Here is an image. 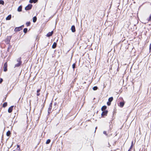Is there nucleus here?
Returning <instances> with one entry per match:
<instances>
[{
    "mask_svg": "<svg viewBox=\"0 0 151 151\" xmlns=\"http://www.w3.org/2000/svg\"><path fill=\"white\" fill-rule=\"evenodd\" d=\"M38 0H30L29 2L30 3H36L37 2Z\"/></svg>",
    "mask_w": 151,
    "mask_h": 151,
    "instance_id": "obj_15",
    "label": "nucleus"
},
{
    "mask_svg": "<svg viewBox=\"0 0 151 151\" xmlns=\"http://www.w3.org/2000/svg\"><path fill=\"white\" fill-rule=\"evenodd\" d=\"M11 134V132L9 130H8L6 133V135L7 136H10Z\"/></svg>",
    "mask_w": 151,
    "mask_h": 151,
    "instance_id": "obj_17",
    "label": "nucleus"
},
{
    "mask_svg": "<svg viewBox=\"0 0 151 151\" xmlns=\"http://www.w3.org/2000/svg\"><path fill=\"white\" fill-rule=\"evenodd\" d=\"M4 5V1L2 0H0V4Z\"/></svg>",
    "mask_w": 151,
    "mask_h": 151,
    "instance_id": "obj_26",
    "label": "nucleus"
},
{
    "mask_svg": "<svg viewBox=\"0 0 151 151\" xmlns=\"http://www.w3.org/2000/svg\"><path fill=\"white\" fill-rule=\"evenodd\" d=\"M40 89H37V93H39L40 92Z\"/></svg>",
    "mask_w": 151,
    "mask_h": 151,
    "instance_id": "obj_33",
    "label": "nucleus"
},
{
    "mask_svg": "<svg viewBox=\"0 0 151 151\" xmlns=\"http://www.w3.org/2000/svg\"><path fill=\"white\" fill-rule=\"evenodd\" d=\"M108 112L107 110L103 111L101 114L102 116L104 117V116H106L107 115Z\"/></svg>",
    "mask_w": 151,
    "mask_h": 151,
    "instance_id": "obj_4",
    "label": "nucleus"
},
{
    "mask_svg": "<svg viewBox=\"0 0 151 151\" xmlns=\"http://www.w3.org/2000/svg\"><path fill=\"white\" fill-rule=\"evenodd\" d=\"M21 58L20 57L17 59V61L18 62V63L15 65V67H18L21 65L22 63V62L21 61Z\"/></svg>",
    "mask_w": 151,
    "mask_h": 151,
    "instance_id": "obj_1",
    "label": "nucleus"
},
{
    "mask_svg": "<svg viewBox=\"0 0 151 151\" xmlns=\"http://www.w3.org/2000/svg\"><path fill=\"white\" fill-rule=\"evenodd\" d=\"M31 22H27L26 23V24L27 27L29 26L30 25Z\"/></svg>",
    "mask_w": 151,
    "mask_h": 151,
    "instance_id": "obj_20",
    "label": "nucleus"
},
{
    "mask_svg": "<svg viewBox=\"0 0 151 151\" xmlns=\"http://www.w3.org/2000/svg\"><path fill=\"white\" fill-rule=\"evenodd\" d=\"M128 76H127V77H126V79H127V78H128Z\"/></svg>",
    "mask_w": 151,
    "mask_h": 151,
    "instance_id": "obj_45",
    "label": "nucleus"
},
{
    "mask_svg": "<svg viewBox=\"0 0 151 151\" xmlns=\"http://www.w3.org/2000/svg\"><path fill=\"white\" fill-rule=\"evenodd\" d=\"M22 6L21 5L19 6L18 9L17 11L19 12H20L22 11Z\"/></svg>",
    "mask_w": 151,
    "mask_h": 151,
    "instance_id": "obj_14",
    "label": "nucleus"
},
{
    "mask_svg": "<svg viewBox=\"0 0 151 151\" xmlns=\"http://www.w3.org/2000/svg\"><path fill=\"white\" fill-rule=\"evenodd\" d=\"M30 76H29V78H30Z\"/></svg>",
    "mask_w": 151,
    "mask_h": 151,
    "instance_id": "obj_52",
    "label": "nucleus"
},
{
    "mask_svg": "<svg viewBox=\"0 0 151 151\" xmlns=\"http://www.w3.org/2000/svg\"><path fill=\"white\" fill-rule=\"evenodd\" d=\"M24 27V25H22L20 26V27H21L22 28V29Z\"/></svg>",
    "mask_w": 151,
    "mask_h": 151,
    "instance_id": "obj_40",
    "label": "nucleus"
},
{
    "mask_svg": "<svg viewBox=\"0 0 151 151\" xmlns=\"http://www.w3.org/2000/svg\"><path fill=\"white\" fill-rule=\"evenodd\" d=\"M76 64L75 63H73L72 65V68L74 70V69L76 68Z\"/></svg>",
    "mask_w": 151,
    "mask_h": 151,
    "instance_id": "obj_25",
    "label": "nucleus"
},
{
    "mask_svg": "<svg viewBox=\"0 0 151 151\" xmlns=\"http://www.w3.org/2000/svg\"><path fill=\"white\" fill-rule=\"evenodd\" d=\"M59 75H61V76L63 74V72L62 73V71H61V70H59Z\"/></svg>",
    "mask_w": 151,
    "mask_h": 151,
    "instance_id": "obj_27",
    "label": "nucleus"
},
{
    "mask_svg": "<svg viewBox=\"0 0 151 151\" xmlns=\"http://www.w3.org/2000/svg\"><path fill=\"white\" fill-rule=\"evenodd\" d=\"M37 20V18L36 16L34 17L33 18V22L34 23L36 22Z\"/></svg>",
    "mask_w": 151,
    "mask_h": 151,
    "instance_id": "obj_18",
    "label": "nucleus"
},
{
    "mask_svg": "<svg viewBox=\"0 0 151 151\" xmlns=\"http://www.w3.org/2000/svg\"><path fill=\"white\" fill-rule=\"evenodd\" d=\"M50 141H51L50 139H48L47 140L46 142V143L47 144H49L50 143Z\"/></svg>",
    "mask_w": 151,
    "mask_h": 151,
    "instance_id": "obj_23",
    "label": "nucleus"
},
{
    "mask_svg": "<svg viewBox=\"0 0 151 151\" xmlns=\"http://www.w3.org/2000/svg\"><path fill=\"white\" fill-rule=\"evenodd\" d=\"M16 106H15V107H14V109H16Z\"/></svg>",
    "mask_w": 151,
    "mask_h": 151,
    "instance_id": "obj_46",
    "label": "nucleus"
},
{
    "mask_svg": "<svg viewBox=\"0 0 151 151\" xmlns=\"http://www.w3.org/2000/svg\"><path fill=\"white\" fill-rule=\"evenodd\" d=\"M113 98L112 97H111L109 98L108 101L107 102V104L108 106H109L111 104V102L113 101Z\"/></svg>",
    "mask_w": 151,
    "mask_h": 151,
    "instance_id": "obj_2",
    "label": "nucleus"
},
{
    "mask_svg": "<svg viewBox=\"0 0 151 151\" xmlns=\"http://www.w3.org/2000/svg\"><path fill=\"white\" fill-rule=\"evenodd\" d=\"M27 28H25L23 29V32L24 33H26L27 31Z\"/></svg>",
    "mask_w": 151,
    "mask_h": 151,
    "instance_id": "obj_21",
    "label": "nucleus"
},
{
    "mask_svg": "<svg viewBox=\"0 0 151 151\" xmlns=\"http://www.w3.org/2000/svg\"><path fill=\"white\" fill-rule=\"evenodd\" d=\"M52 107H51V106L50 107L49 106V107L48 108V110L51 111V109H52Z\"/></svg>",
    "mask_w": 151,
    "mask_h": 151,
    "instance_id": "obj_30",
    "label": "nucleus"
},
{
    "mask_svg": "<svg viewBox=\"0 0 151 151\" xmlns=\"http://www.w3.org/2000/svg\"><path fill=\"white\" fill-rule=\"evenodd\" d=\"M53 33V31H52L51 32H49L47 34L46 36L48 37H50L52 36Z\"/></svg>",
    "mask_w": 151,
    "mask_h": 151,
    "instance_id": "obj_9",
    "label": "nucleus"
},
{
    "mask_svg": "<svg viewBox=\"0 0 151 151\" xmlns=\"http://www.w3.org/2000/svg\"><path fill=\"white\" fill-rule=\"evenodd\" d=\"M98 88L97 86H94L93 88V89L94 91H96V90H97L98 89Z\"/></svg>",
    "mask_w": 151,
    "mask_h": 151,
    "instance_id": "obj_22",
    "label": "nucleus"
},
{
    "mask_svg": "<svg viewBox=\"0 0 151 151\" xmlns=\"http://www.w3.org/2000/svg\"><path fill=\"white\" fill-rule=\"evenodd\" d=\"M71 129V128H70L69 129Z\"/></svg>",
    "mask_w": 151,
    "mask_h": 151,
    "instance_id": "obj_48",
    "label": "nucleus"
},
{
    "mask_svg": "<svg viewBox=\"0 0 151 151\" xmlns=\"http://www.w3.org/2000/svg\"><path fill=\"white\" fill-rule=\"evenodd\" d=\"M124 76H123V77H124ZM126 77H127V76H125Z\"/></svg>",
    "mask_w": 151,
    "mask_h": 151,
    "instance_id": "obj_51",
    "label": "nucleus"
},
{
    "mask_svg": "<svg viewBox=\"0 0 151 151\" xmlns=\"http://www.w3.org/2000/svg\"><path fill=\"white\" fill-rule=\"evenodd\" d=\"M57 44L56 42H54L52 46V48L53 49L55 48L57 46Z\"/></svg>",
    "mask_w": 151,
    "mask_h": 151,
    "instance_id": "obj_12",
    "label": "nucleus"
},
{
    "mask_svg": "<svg viewBox=\"0 0 151 151\" xmlns=\"http://www.w3.org/2000/svg\"><path fill=\"white\" fill-rule=\"evenodd\" d=\"M22 29L21 27H16L14 29V31L18 32Z\"/></svg>",
    "mask_w": 151,
    "mask_h": 151,
    "instance_id": "obj_8",
    "label": "nucleus"
},
{
    "mask_svg": "<svg viewBox=\"0 0 151 151\" xmlns=\"http://www.w3.org/2000/svg\"><path fill=\"white\" fill-rule=\"evenodd\" d=\"M98 111H97V112H96V113H98Z\"/></svg>",
    "mask_w": 151,
    "mask_h": 151,
    "instance_id": "obj_49",
    "label": "nucleus"
},
{
    "mask_svg": "<svg viewBox=\"0 0 151 151\" xmlns=\"http://www.w3.org/2000/svg\"><path fill=\"white\" fill-rule=\"evenodd\" d=\"M116 132H116L115 135V136H116V135H117V134L116 133Z\"/></svg>",
    "mask_w": 151,
    "mask_h": 151,
    "instance_id": "obj_42",
    "label": "nucleus"
},
{
    "mask_svg": "<svg viewBox=\"0 0 151 151\" xmlns=\"http://www.w3.org/2000/svg\"><path fill=\"white\" fill-rule=\"evenodd\" d=\"M147 20L148 21H151V14L150 15L149 18L147 19Z\"/></svg>",
    "mask_w": 151,
    "mask_h": 151,
    "instance_id": "obj_28",
    "label": "nucleus"
},
{
    "mask_svg": "<svg viewBox=\"0 0 151 151\" xmlns=\"http://www.w3.org/2000/svg\"><path fill=\"white\" fill-rule=\"evenodd\" d=\"M107 106H106L104 105L102 106L101 108V110L103 111L106 110Z\"/></svg>",
    "mask_w": 151,
    "mask_h": 151,
    "instance_id": "obj_11",
    "label": "nucleus"
},
{
    "mask_svg": "<svg viewBox=\"0 0 151 151\" xmlns=\"http://www.w3.org/2000/svg\"><path fill=\"white\" fill-rule=\"evenodd\" d=\"M40 95V93H37V96H39Z\"/></svg>",
    "mask_w": 151,
    "mask_h": 151,
    "instance_id": "obj_38",
    "label": "nucleus"
},
{
    "mask_svg": "<svg viewBox=\"0 0 151 151\" xmlns=\"http://www.w3.org/2000/svg\"><path fill=\"white\" fill-rule=\"evenodd\" d=\"M56 104H57V103H54V105H56Z\"/></svg>",
    "mask_w": 151,
    "mask_h": 151,
    "instance_id": "obj_43",
    "label": "nucleus"
},
{
    "mask_svg": "<svg viewBox=\"0 0 151 151\" xmlns=\"http://www.w3.org/2000/svg\"><path fill=\"white\" fill-rule=\"evenodd\" d=\"M111 131V129H110H110H109V131Z\"/></svg>",
    "mask_w": 151,
    "mask_h": 151,
    "instance_id": "obj_44",
    "label": "nucleus"
},
{
    "mask_svg": "<svg viewBox=\"0 0 151 151\" xmlns=\"http://www.w3.org/2000/svg\"><path fill=\"white\" fill-rule=\"evenodd\" d=\"M17 148H19L18 149V150H19H19H20V146L18 145H17Z\"/></svg>",
    "mask_w": 151,
    "mask_h": 151,
    "instance_id": "obj_29",
    "label": "nucleus"
},
{
    "mask_svg": "<svg viewBox=\"0 0 151 151\" xmlns=\"http://www.w3.org/2000/svg\"><path fill=\"white\" fill-rule=\"evenodd\" d=\"M7 105V103L6 102H4L3 105V107L4 108L6 107Z\"/></svg>",
    "mask_w": 151,
    "mask_h": 151,
    "instance_id": "obj_19",
    "label": "nucleus"
},
{
    "mask_svg": "<svg viewBox=\"0 0 151 151\" xmlns=\"http://www.w3.org/2000/svg\"><path fill=\"white\" fill-rule=\"evenodd\" d=\"M6 97H5L4 99H3V101H5L6 99Z\"/></svg>",
    "mask_w": 151,
    "mask_h": 151,
    "instance_id": "obj_39",
    "label": "nucleus"
},
{
    "mask_svg": "<svg viewBox=\"0 0 151 151\" xmlns=\"http://www.w3.org/2000/svg\"><path fill=\"white\" fill-rule=\"evenodd\" d=\"M12 145H12H11V147Z\"/></svg>",
    "mask_w": 151,
    "mask_h": 151,
    "instance_id": "obj_50",
    "label": "nucleus"
},
{
    "mask_svg": "<svg viewBox=\"0 0 151 151\" xmlns=\"http://www.w3.org/2000/svg\"><path fill=\"white\" fill-rule=\"evenodd\" d=\"M71 31L73 32H76V29L74 25H72L71 27Z\"/></svg>",
    "mask_w": 151,
    "mask_h": 151,
    "instance_id": "obj_10",
    "label": "nucleus"
},
{
    "mask_svg": "<svg viewBox=\"0 0 151 151\" xmlns=\"http://www.w3.org/2000/svg\"><path fill=\"white\" fill-rule=\"evenodd\" d=\"M13 151H15V150H14Z\"/></svg>",
    "mask_w": 151,
    "mask_h": 151,
    "instance_id": "obj_53",
    "label": "nucleus"
},
{
    "mask_svg": "<svg viewBox=\"0 0 151 151\" xmlns=\"http://www.w3.org/2000/svg\"><path fill=\"white\" fill-rule=\"evenodd\" d=\"M14 107V106H10L8 109V112L9 113H11Z\"/></svg>",
    "mask_w": 151,
    "mask_h": 151,
    "instance_id": "obj_5",
    "label": "nucleus"
},
{
    "mask_svg": "<svg viewBox=\"0 0 151 151\" xmlns=\"http://www.w3.org/2000/svg\"><path fill=\"white\" fill-rule=\"evenodd\" d=\"M103 134H105L106 135H107V134L106 133V131H104L103 132Z\"/></svg>",
    "mask_w": 151,
    "mask_h": 151,
    "instance_id": "obj_31",
    "label": "nucleus"
},
{
    "mask_svg": "<svg viewBox=\"0 0 151 151\" xmlns=\"http://www.w3.org/2000/svg\"><path fill=\"white\" fill-rule=\"evenodd\" d=\"M12 15L11 14L9 15L6 18V20H10L11 18Z\"/></svg>",
    "mask_w": 151,
    "mask_h": 151,
    "instance_id": "obj_16",
    "label": "nucleus"
},
{
    "mask_svg": "<svg viewBox=\"0 0 151 151\" xmlns=\"http://www.w3.org/2000/svg\"><path fill=\"white\" fill-rule=\"evenodd\" d=\"M50 111H51L48 110V115H49V114L50 112Z\"/></svg>",
    "mask_w": 151,
    "mask_h": 151,
    "instance_id": "obj_34",
    "label": "nucleus"
},
{
    "mask_svg": "<svg viewBox=\"0 0 151 151\" xmlns=\"http://www.w3.org/2000/svg\"><path fill=\"white\" fill-rule=\"evenodd\" d=\"M7 63L6 62L4 63V71L5 72L7 70Z\"/></svg>",
    "mask_w": 151,
    "mask_h": 151,
    "instance_id": "obj_6",
    "label": "nucleus"
},
{
    "mask_svg": "<svg viewBox=\"0 0 151 151\" xmlns=\"http://www.w3.org/2000/svg\"><path fill=\"white\" fill-rule=\"evenodd\" d=\"M3 80L2 78H0V84L3 81Z\"/></svg>",
    "mask_w": 151,
    "mask_h": 151,
    "instance_id": "obj_32",
    "label": "nucleus"
},
{
    "mask_svg": "<svg viewBox=\"0 0 151 151\" xmlns=\"http://www.w3.org/2000/svg\"><path fill=\"white\" fill-rule=\"evenodd\" d=\"M76 79V78H75L72 81V82L73 83L74 82H75Z\"/></svg>",
    "mask_w": 151,
    "mask_h": 151,
    "instance_id": "obj_35",
    "label": "nucleus"
},
{
    "mask_svg": "<svg viewBox=\"0 0 151 151\" xmlns=\"http://www.w3.org/2000/svg\"><path fill=\"white\" fill-rule=\"evenodd\" d=\"M125 102L123 100V101H121L119 102V106L121 107H122L124 105Z\"/></svg>",
    "mask_w": 151,
    "mask_h": 151,
    "instance_id": "obj_7",
    "label": "nucleus"
},
{
    "mask_svg": "<svg viewBox=\"0 0 151 151\" xmlns=\"http://www.w3.org/2000/svg\"><path fill=\"white\" fill-rule=\"evenodd\" d=\"M149 49H150V50H151V43H150V45Z\"/></svg>",
    "mask_w": 151,
    "mask_h": 151,
    "instance_id": "obj_37",
    "label": "nucleus"
},
{
    "mask_svg": "<svg viewBox=\"0 0 151 151\" xmlns=\"http://www.w3.org/2000/svg\"><path fill=\"white\" fill-rule=\"evenodd\" d=\"M118 69H119V68H117V71H118V70H119Z\"/></svg>",
    "mask_w": 151,
    "mask_h": 151,
    "instance_id": "obj_47",
    "label": "nucleus"
},
{
    "mask_svg": "<svg viewBox=\"0 0 151 151\" xmlns=\"http://www.w3.org/2000/svg\"><path fill=\"white\" fill-rule=\"evenodd\" d=\"M133 141H132L131 142V146L129 148V149L128 151H131V149L132 148L133 146Z\"/></svg>",
    "mask_w": 151,
    "mask_h": 151,
    "instance_id": "obj_13",
    "label": "nucleus"
},
{
    "mask_svg": "<svg viewBox=\"0 0 151 151\" xmlns=\"http://www.w3.org/2000/svg\"><path fill=\"white\" fill-rule=\"evenodd\" d=\"M32 6V5L31 4H29L27 6L25 7V9L26 10H29L31 9Z\"/></svg>",
    "mask_w": 151,
    "mask_h": 151,
    "instance_id": "obj_3",
    "label": "nucleus"
},
{
    "mask_svg": "<svg viewBox=\"0 0 151 151\" xmlns=\"http://www.w3.org/2000/svg\"><path fill=\"white\" fill-rule=\"evenodd\" d=\"M44 107V104H42L41 105V109L40 110V113H41L42 111V110L43 109V108Z\"/></svg>",
    "mask_w": 151,
    "mask_h": 151,
    "instance_id": "obj_24",
    "label": "nucleus"
},
{
    "mask_svg": "<svg viewBox=\"0 0 151 151\" xmlns=\"http://www.w3.org/2000/svg\"><path fill=\"white\" fill-rule=\"evenodd\" d=\"M52 102H51L49 106L50 107H51V106L52 107Z\"/></svg>",
    "mask_w": 151,
    "mask_h": 151,
    "instance_id": "obj_36",
    "label": "nucleus"
},
{
    "mask_svg": "<svg viewBox=\"0 0 151 151\" xmlns=\"http://www.w3.org/2000/svg\"><path fill=\"white\" fill-rule=\"evenodd\" d=\"M97 127H95V132H96V129H97Z\"/></svg>",
    "mask_w": 151,
    "mask_h": 151,
    "instance_id": "obj_41",
    "label": "nucleus"
}]
</instances>
